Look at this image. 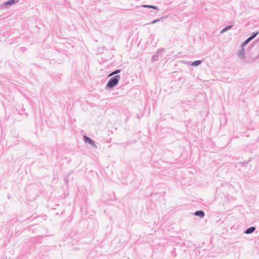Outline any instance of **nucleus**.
Wrapping results in <instances>:
<instances>
[{
	"label": "nucleus",
	"instance_id": "nucleus-1",
	"mask_svg": "<svg viewBox=\"0 0 259 259\" xmlns=\"http://www.w3.org/2000/svg\"><path fill=\"white\" fill-rule=\"evenodd\" d=\"M120 78L119 75H116L110 78L109 82L107 84V87L109 88H111L115 85H116L118 82V80Z\"/></svg>",
	"mask_w": 259,
	"mask_h": 259
},
{
	"label": "nucleus",
	"instance_id": "nucleus-2",
	"mask_svg": "<svg viewBox=\"0 0 259 259\" xmlns=\"http://www.w3.org/2000/svg\"><path fill=\"white\" fill-rule=\"evenodd\" d=\"M257 33L258 32L253 33L251 36H250L248 38H247L245 41H244L242 45V47H243L245 45H246L251 40H252L256 36Z\"/></svg>",
	"mask_w": 259,
	"mask_h": 259
},
{
	"label": "nucleus",
	"instance_id": "nucleus-3",
	"mask_svg": "<svg viewBox=\"0 0 259 259\" xmlns=\"http://www.w3.org/2000/svg\"><path fill=\"white\" fill-rule=\"evenodd\" d=\"M83 139H84V141L85 142L88 143L89 144H90L92 146H95V144L94 142L89 137L84 136L83 137Z\"/></svg>",
	"mask_w": 259,
	"mask_h": 259
},
{
	"label": "nucleus",
	"instance_id": "nucleus-4",
	"mask_svg": "<svg viewBox=\"0 0 259 259\" xmlns=\"http://www.w3.org/2000/svg\"><path fill=\"white\" fill-rule=\"evenodd\" d=\"M195 215L199 216L200 218H203L204 216V213L203 211H197L195 212Z\"/></svg>",
	"mask_w": 259,
	"mask_h": 259
},
{
	"label": "nucleus",
	"instance_id": "nucleus-5",
	"mask_svg": "<svg viewBox=\"0 0 259 259\" xmlns=\"http://www.w3.org/2000/svg\"><path fill=\"white\" fill-rule=\"evenodd\" d=\"M238 56L241 58H244V49L242 48L238 53Z\"/></svg>",
	"mask_w": 259,
	"mask_h": 259
},
{
	"label": "nucleus",
	"instance_id": "nucleus-6",
	"mask_svg": "<svg viewBox=\"0 0 259 259\" xmlns=\"http://www.w3.org/2000/svg\"><path fill=\"white\" fill-rule=\"evenodd\" d=\"M254 230H255V228L253 227H250V228L247 229L245 231V233L246 234H250V233H252Z\"/></svg>",
	"mask_w": 259,
	"mask_h": 259
},
{
	"label": "nucleus",
	"instance_id": "nucleus-7",
	"mask_svg": "<svg viewBox=\"0 0 259 259\" xmlns=\"http://www.w3.org/2000/svg\"><path fill=\"white\" fill-rule=\"evenodd\" d=\"M201 61H199V60L195 61L192 63V66H197V65H199L201 63Z\"/></svg>",
	"mask_w": 259,
	"mask_h": 259
},
{
	"label": "nucleus",
	"instance_id": "nucleus-8",
	"mask_svg": "<svg viewBox=\"0 0 259 259\" xmlns=\"http://www.w3.org/2000/svg\"><path fill=\"white\" fill-rule=\"evenodd\" d=\"M15 1H8L5 3V5H11L14 4Z\"/></svg>",
	"mask_w": 259,
	"mask_h": 259
},
{
	"label": "nucleus",
	"instance_id": "nucleus-9",
	"mask_svg": "<svg viewBox=\"0 0 259 259\" xmlns=\"http://www.w3.org/2000/svg\"><path fill=\"white\" fill-rule=\"evenodd\" d=\"M119 72H120L119 70H117L114 71L113 72L111 73V74H110L109 76H112L114 74L119 73Z\"/></svg>",
	"mask_w": 259,
	"mask_h": 259
},
{
	"label": "nucleus",
	"instance_id": "nucleus-10",
	"mask_svg": "<svg viewBox=\"0 0 259 259\" xmlns=\"http://www.w3.org/2000/svg\"><path fill=\"white\" fill-rule=\"evenodd\" d=\"M231 27V26H227V27H225L224 29H223L222 30V32H224V31H227V30H229L230 28Z\"/></svg>",
	"mask_w": 259,
	"mask_h": 259
},
{
	"label": "nucleus",
	"instance_id": "nucleus-11",
	"mask_svg": "<svg viewBox=\"0 0 259 259\" xmlns=\"http://www.w3.org/2000/svg\"><path fill=\"white\" fill-rule=\"evenodd\" d=\"M143 7H148V8H153V9H156V8L155 7L152 6L144 5V6H143Z\"/></svg>",
	"mask_w": 259,
	"mask_h": 259
},
{
	"label": "nucleus",
	"instance_id": "nucleus-12",
	"mask_svg": "<svg viewBox=\"0 0 259 259\" xmlns=\"http://www.w3.org/2000/svg\"><path fill=\"white\" fill-rule=\"evenodd\" d=\"M159 21V20H155L153 21L152 22V24H154V23H155V22H158V21Z\"/></svg>",
	"mask_w": 259,
	"mask_h": 259
}]
</instances>
